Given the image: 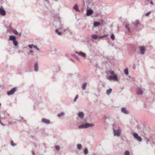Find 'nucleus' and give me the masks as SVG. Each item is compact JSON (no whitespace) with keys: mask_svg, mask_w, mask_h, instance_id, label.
Here are the masks:
<instances>
[{"mask_svg":"<svg viewBox=\"0 0 155 155\" xmlns=\"http://www.w3.org/2000/svg\"><path fill=\"white\" fill-rule=\"evenodd\" d=\"M8 41H12L13 44L15 47L16 48H18V43L16 40V37L13 35H10L9 37Z\"/></svg>","mask_w":155,"mask_h":155,"instance_id":"1","label":"nucleus"},{"mask_svg":"<svg viewBox=\"0 0 155 155\" xmlns=\"http://www.w3.org/2000/svg\"><path fill=\"white\" fill-rule=\"evenodd\" d=\"M94 126V124L93 123H86L84 124H82L78 126L79 128H87L88 127H92Z\"/></svg>","mask_w":155,"mask_h":155,"instance_id":"2","label":"nucleus"},{"mask_svg":"<svg viewBox=\"0 0 155 155\" xmlns=\"http://www.w3.org/2000/svg\"><path fill=\"white\" fill-rule=\"evenodd\" d=\"M113 133L114 136H116L117 137H119L120 136L121 134V130L120 128H119L116 130L114 129Z\"/></svg>","mask_w":155,"mask_h":155,"instance_id":"3","label":"nucleus"},{"mask_svg":"<svg viewBox=\"0 0 155 155\" xmlns=\"http://www.w3.org/2000/svg\"><path fill=\"white\" fill-rule=\"evenodd\" d=\"M133 135L134 138L137 141H139V142H142V139L140 137L138 136L137 133H134L133 134Z\"/></svg>","mask_w":155,"mask_h":155,"instance_id":"4","label":"nucleus"},{"mask_svg":"<svg viewBox=\"0 0 155 155\" xmlns=\"http://www.w3.org/2000/svg\"><path fill=\"white\" fill-rule=\"evenodd\" d=\"M16 90V87H13L11 89L10 91L7 92V94L8 96L11 95L13 94Z\"/></svg>","mask_w":155,"mask_h":155,"instance_id":"5","label":"nucleus"},{"mask_svg":"<svg viewBox=\"0 0 155 155\" xmlns=\"http://www.w3.org/2000/svg\"><path fill=\"white\" fill-rule=\"evenodd\" d=\"M139 48V53L141 55H143L144 54L145 51V48L143 46H140Z\"/></svg>","mask_w":155,"mask_h":155,"instance_id":"6","label":"nucleus"},{"mask_svg":"<svg viewBox=\"0 0 155 155\" xmlns=\"http://www.w3.org/2000/svg\"><path fill=\"white\" fill-rule=\"evenodd\" d=\"M41 122L46 124H49L51 123L50 121L45 118H42L41 120Z\"/></svg>","mask_w":155,"mask_h":155,"instance_id":"7","label":"nucleus"},{"mask_svg":"<svg viewBox=\"0 0 155 155\" xmlns=\"http://www.w3.org/2000/svg\"><path fill=\"white\" fill-rule=\"evenodd\" d=\"M143 89L141 87H138L137 90V95H141L143 92Z\"/></svg>","mask_w":155,"mask_h":155,"instance_id":"8","label":"nucleus"},{"mask_svg":"<svg viewBox=\"0 0 155 155\" xmlns=\"http://www.w3.org/2000/svg\"><path fill=\"white\" fill-rule=\"evenodd\" d=\"M12 120L15 123V121H17L19 122H23L24 123H26V121L25 120H23V117H19L18 120L16 119H13Z\"/></svg>","mask_w":155,"mask_h":155,"instance_id":"9","label":"nucleus"},{"mask_svg":"<svg viewBox=\"0 0 155 155\" xmlns=\"http://www.w3.org/2000/svg\"><path fill=\"white\" fill-rule=\"evenodd\" d=\"M6 14V12L5 10L2 7L0 8V15L2 16H5Z\"/></svg>","mask_w":155,"mask_h":155,"instance_id":"10","label":"nucleus"},{"mask_svg":"<svg viewBox=\"0 0 155 155\" xmlns=\"http://www.w3.org/2000/svg\"><path fill=\"white\" fill-rule=\"evenodd\" d=\"M34 67L35 71L37 72L39 69L38 64V62H35V63Z\"/></svg>","mask_w":155,"mask_h":155,"instance_id":"11","label":"nucleus"},{"mask_svg":"<svg viewBox=\"0 0 155 155\" xmlns=\"http://www.w3.org/2000/svg\"><path fill=\"white\" fill-rule=\"evenodd\" d=\"M109 79L110 80H118V78L116 75L114 74L109 77Z\"/></svg>","mask_w":155,"mask_h":155,"instance_id":"12","label":"nucleus"},{"mask_svg":"<svg viewBox=\"0 0 155 155\" xmlns=\"http://www.w3.org/2000/svg\"><path fill=\"white\" fill-rule=\"evenodd\" d=\"M75 53L78 54L79 56H81L84 57H86V54L83 52L81 51L78 52L77 51H75Z\"/></svg>","mask_w":155,"mask_h":155,"instance_id":"13","label":"nucleus"},{"mask_svg":"<svg viewBox=\"0 0 155 155\" xmlns=\"http://www.w3.org/2000/svg\"><path fill=\"white\" fill-rule=\"evenodd\" d=\"M121 112L125 114H128V113L126 108L125 107H122L121 109Z\"/></svg>","mask_w":155,"mask_h":155,"instance_id":"14","label":"nucleus"},{"mask_svg":"<svg viewBox=\"0 0 155 155\" xmlns=\"http://www.w3.org/2000/svg\"><path fill=\"white\" fill-rule=\"evenodd\" d=\"M93 13V10L91 9H87V10L86 15L87 16H89L92 14Z\"/></svg>","mask_w":155,"mask_h":155,"instance_id":"15","label":"nucleus"},{"mask_svg":"<svg viewBox=\"0 0 155 155\" xmlns=\"http://www.w3.org/2000/svg\"><path fill=\"white\" fill-rule=\"evenodd\" d=\"M78 116L79 117L82 119H83L84 117V114L83 112H80L78 113Z\"/></svg>","mask_w":155,"mask_h":155,"instance_id":"16","label":"nucleus"},{"mask_svg":"<svg viewBox=\"0 0 155 155\" xmlns=\"http://www.w3.org/2000/svg\"><path fill=\"white\" fill-rule=\"evenodd\" d=\"M112 92V89L111 88H110L109 89L107 90L106 91V94L107 95H110Z\"/></svg>","mask_w":155,"mask_h":155,"instance_id":"17","label":"nucleus"},{"mask_svg":"<svg viewBox=\"0 0 155 155\" xmlns=\"http://www.w3.org/2000/svg\"><path fill=\"white\" fill-rule=\"evenodd\" d=\"M87 85L86 82L84 83L82 85V88L83 90H84L86 89V87Z\"/></svg>","mask_w":155,"mask_h":155,"instance_id":"18","label":"nucleus"},{"mask_svg":"<svg viewBox=\"0 0 155 155\" xmlns=\"http://www.w3.org/2000/svg\"><path fill=\"white\" fill-rule=\"evenodd\" d=\"M73 9L75 10L76 11L79 12L80 10H79L78 6L77 5H75L73 7Z\"/></svg>","mask_w":155,"mask_h":155,"instance_id":"19","label":"nucleus"},{"mask_svg":"<svg viewBox=\"0 0 155 155\" xmlns=\"http://www.w3.org/2000/svg\"><path fill=\"white\" fill-rule=\"evenodd\" d=\"M64 115V113L63 112H61L60 113H58V116L59 118L63 117Z\"/></svg>","mask_w":155,"mask_h":155,"instance_id":"20","label":"nucleus"},{"mask_svg":"<svg viewBox=\"0 0 155 155\" xmlns=\"http://www.w3.org/2000/svg\"><path fill=\"white\" fill-rule=\"evenodd\" d=\"M93 25H94V26L95 27H97L98 26L100 25V23L99 22H94V23Z\"/></svg>","mask_w":155,"mask_h":155,"instance_id":"21","label":"nucleus"},{"mask_svg":"<svg viewBox=\"0 0 155 155\" xmlns=\"http://www.w3.org/2000/svg\"><path fill=\"white\" fill-rule=\"evenodd\" d=\"M91 37L92 38L95 39H97L98 38V35H92Z\"/></svg>","mask_w":155,"mask_h":155,"instance_id":"22","label":"nucleus"},{"mask_svg":"<svg viewBox=\"0 0 155 155\" xmlns=\"http://www.w3.org/2000/svg\"><path fill=\"white\" fill-rule=\"evenodd\" d=\"M55 32L57 33L58 35H61V32L58 29H57L55 30Z\"/></svg>","mask_w":155,"mask_h":155,"instance_id":"23","label":"nucleus"},{"mask_svg":"<svg viewBox=\"0 0 155 155\" xmlns=\"http://www.w3.org/2000/svg\"><path fill=\"white\" fill-rule=\"evenodd\" d=\"M13 32L15 35H18L19 36H20L21 35V33H18L16 30H14L13 31Z\"/></svg>","mask_w":155,"mask_h":155,"instance_id":"24","label":"nucleus"},{"mask_svg":"<svg viewBox=\"0 0 155 155\" xmlns=\"http://www.w3.org/2000/svg\"><path fill=\"white\" fill-rule=\"evenodd\" d=\"M124 73L126 75H128V69L127 68H126L124 70Z\"/></svg>","mask_w":155,"mask_h":155,"instance_id":"25","label":"nucleus"},{"mask_svg":"<svg viewBox=\"0 0 155 155\" xmlns=\"http://www.w3.org/2000/svg\"><path fill=\"white\" fill-rule=\"evenodd\" d=\"M77 148L79 150H80L82 148V146L81 144H78L77 145Z\"/></svg>","mask_w":155,"mask_h":155,"instance_id":"26","label":"nucleus"},{"mask_svg":"<svg viewBox=\"0 0 155 155\" xmlns=\"http://www.w3.org/2000/svg\"><path fill=\"white\" fill-rule=\"evenodd\" d=\"M139 24V21L138 20L136 21L134 23V25L136 26H137Z\"/></svg>","mask_w":155,"mask_h":155,"instance_id":"27","label":"nucleus"},{"mask_svg":"<svg viewBox=\"0 0 155 155\" xmlns=\"http://www.w3.org/2000/svg\"><path fill=\"white\" fill-rule=\"evenodd\" d=\"M11 145L12 147H15L16 146V144L14 143L12 140L11 142Z\"/></svg>","mask_w":155,"mask_h":155,"instance_id":"28","label":"nucleus"},{"mask_svg":"<svg viewBox=\"0 0 155 155\" xmlns=\"http://www.w3.org/2000/svg\"><path fill=\"white\" fill-rule=\"evenodd\" d=\"M124 155H130L129 152L127 150L125 151L124 153Z\"/></svg>","mask_w":155,"mask_h":155,"instance_id":"29","label":"nucleus"},{"mask_svg":"<svg viewBox=\"0 0 155 155\" xmlns=\"http://www.w3.org/2000/svg\"><path fill=\"white\" fill-rule=\"evenodd\" d=\"M84 152L85 154H87L88 153L87 149V148H85L84 150Z\"/></svg>","mask_w":155,"mask_h":155,"instance_id":"30","label":"nucleus"},{"mask_svg":"<svg viewBox=\"0 0 155 155\" xmlns=\"http://www.w3.org/2000/svg\"><path fill=\"white\" fill-rule=\"evenodd\" d=\"M129 24L127 25H125V28H127V29L129 31H130V29L129 28Z\"/></svg>","mask_w":155,"mask_h":155,"instance_id":"31","label":"nucleus"},{"mask_svg":"<svg viewBox=\"0 0 155 155\" xmlns=\"http://www.w3.org/2000/svg\"><path fill=\"white\" fill-rule=\"evenodd\" d=\"M78 95H76L75 97L73 100V101L74 102H76L77 100L78 99Z\"/></svg>","mask_w":155,"mask_h":155,"instance_id":"32","label":"nucleus"},{"mask_svg":"<svg viewBox=\"0 0 155 155\" xmlns=\"http://www.w3.org/2000/svg\"><path fill=\"white\" fill-rule=\"evenodd\" d=\"M110 38L112 40H114L115 39V36L113 34H111L110 35Z\"/></svg>","mask_w":155,"mask_h":155,"instance_id":"33","label":"nucleus"},{"mask_svg":"<svg viewBox=\"0 0 155 155\" xmlns=\"http://www.w3.org/2000/svg\"><path fill=\"white\" fill-rule=\"evenodd\" d=\"M55 148L56 149V150L58 151H59L60 149V147L58 146H55Z\"/></svg>","mask_w":155,"mask_h":155,"instance_id":"34","label":"nucleus"},{"mask_svg":"<svg viewBox=\"0 0 155 155\" xmlns=\"http://www.w3.org/2000/svg\"><path fill=\"white\" fill-rule=\"evenodd\" d=\"M33 46H34L33 44L29 45H28V47H29V48L30 49H32L33 48Z\"/></svg>","mask_w":155,"mask_h":155,"instance_id":"35","label":"nucleus"},{"mask_svg":"<svg viewBox=\"0 0 155 155\" xmlns=\"http://www.w3.org/2000/svg\"><path fill=\"white\" fill-rule=\"evenodd\" d=\"M110 74L113 75L114 74V72L112 70H110Z\"/></svg>","mask_w":155,"mask_h":155,"instance_id":"36","label":"nucleus"},{"mask_svg":"<svg viewBox=\"0 0 155 155\" xmlns=\"http://www.w3.org/2000/svg\"><path fill=\"white\" fill-rule=\"evenodd\" d=\"M151 13V12L150 11H149L148 12H147L146 13V16H148L149 14H150Z\"/></svg>","mask_w":155,"mask_h":155,"instance_id":"37","label":"nucleus"},{"mask_svg":"<svg viewBox=\"0 0 155 155\" xmlns=\"http://www.w3.org/2000/svg\"><path fill=\"white\" fill-rule=\"evenodd\" d=\"M74 56L77 59H78V60H79L80 59H79V58L77 56H75L74 55Z\"/></svg>","mask_w":155,"mask_h":155,"instance_id":"38","label":"nucleus"},{"mask_svg":"<svg viewBox=\"0 0 155 155\" xmlns=\"http://www.w3.org/2000/svg\"><path fill=\"white\" fill-rule=\"evenodd\" d=\"M37 46L36 45H34V46H33V47L34 48H35V49H36V48H37Z\"/></svg>","mask_w":155,"mask_h":155,"instance_id":"39","label":"nucleus"},{"mask_svg":"<svg viewBox=\"0 0 155 155\" xmlns=\"http://www.w3.org/2000/svg\"><path fill=\"white\" fill-rule=\"evenodd\" d=\"M33 51H30V53H31L32 54H33Z\"/></svg>","mask_w":155,"mask_h":155,"instance_id":"40","label":"nucleus"},{"mask_svg":"<svg viewBox=\"0 0 155 155\" xmlns=\"http://www.w3.org/2000/svg\"><path fill=\"white\" fill-rule=\"evenodd\" d=\"M150 4L152 5H153V2L152 1L150 2Z\"/></svg>","mask_w":155,"mask_h":155,"instance_id":"41","label":"nucleus"},{"mask_svg":"<svg viewBox=\"0 0 155 155\" xmlns=\"http://www.w3.org/2000/svg\"><path fill=\"white\" fill-rule=\"evenodd\" d=\"M32 154H33V155H34V152L33 151H32Z\"/></svg>","mask_w":155,"mask_h":155,"instance_id":"42","label":"nucleus"},{"mask_svg":"<svg viewBox=\"0 0 155 155\" xmlns=\"http://www.w3.org/2000/svg\"><path fill=\"white\" fill-rule=\"evenodd\" d=\"M37 51H40V49L38 48V49L37 50Z\"/></svg>","mask_w":155,"mask_h":155,"instance_id":"43","label":"nucleus"},{"mask_svg":"<svg viewBox=\"0 0 155 155\" xmlns=\"http://www.w3.org/2000/svg\"><path fill=\"white\" fill-rule=\"evenodd\" d=\"M38 47H37V48H36V50H37L38 49Z\"/></svg>","mask_w":155,"mask_h":155,"instance_id":"44","label":"nucleus"},{"mask_svg":"<svg viewBox=\"0 0 155 155\" xmlns=\"http://www.w3.org/2000/svg\"><path fill=\"white\" fill-rule=\"evenodd\" d=\"M104 37V36H100V37H101V38H102V37Z\"/></svg>","mask_w":155,"mask_h":155,"instance_id":"45","label":"nucleus"},{"mask_svg":"<svg viewBox=\"0 0 155 155\" xmlns=\"http://www.w3.org/2000/svg\"><path fill=\"white\" fill-rule=\"evenodd\" d=\"M44 1H48V0H43Z\"/></svg>","mask_w":155,"mask_h":155,"instance_id":"46","label":"nucleus"},{"mask_svg":"<svg viewBox=\"0 0 155 155\" xmlns=\"http://www.w3.org/2000/svg\"><path fill=\"white\" fill-rule=\"evenodd\" d=\"M147 0V2H149V1H150V0Z\"/></svg>","mask_w":155,"mask_h":155,"instance_id":"47","label":"nucleus"},{"mask_svg":"<svg viewBox=\"0 0 155 155\" xmlns=\"http://www.w3.org/2000/svg\"><path fill=\"white\" fill-rule=\"evenodd\" d=\"M114 44H112V46H114Z\"/></svg>","mask_w":155,"mask_h":155,"instance_id":"48","label":"nucleus"},{"mask_svg":"<svg viewBox=\"0 0 155 155\" xmlns=\"http://www.w3.org/2000/svg\"><path fill=\"white\" fill-rule=\"evenodd\" d=\"M11 118V117H10V118H8V119H10Z\"/></svg>","mask_w":155,"mask_h":155,"instance_id":"49","label":"nucleus"},{"mask_svg":"<svg viewBox=\"0 0 155 155\" xmlns=\"http://www.w3.org/2000/svg\"><path fill=\"white\" fill-rule=\"evenodd\" d=\"M71 60L72 61H73V60L72 59H71Z\"/></svg>","mask_w":155,"mask_h":155,"instance_id":"50","label":"nucleus"},{"mask_svg":"<svg viewBox=\"0 0 155 155\" xmlns=\"http://www.w3.org/2000/svg\"><path fill=\"white\" fill-rule=\"evenodd\" d=\"M18 53H20V51H18Z\"/></svg>","mask_w":155,"mask_h":155,"instance_id":"51","label":"nucleus"},{"mask_svg":"<svg viewBox=\"0 0 155 155\" xmlns=\"http://www.w3.org/2000/svg\"><path fill=\"white\" fill-rule=\"evenodd\" d=\"M36 58H38V56H37L36 57Z\"/></svg>","mask_w":155,"mask_h":155,"instance_id":"52","label":"nucleus"},{"mask_svg":"<svg viewBox=\"0 0 155 155\" xmlns=\"http://www.w3.org/2000/svg\"><path fill=\"white\" fill-rule=\"evenodd\" d=\"M60 25H61V26H63V25H61V24H60Z\"/></svg>","mask_w":155,"mask_h":155,"instance_id":"53","label":"nucleus"},{"mask_svg":"<svg viewBox=\"0 0 155 155\" xmlns=\"http://www.w3.org/2000/svg\"><path fill=\"white\" fill-rule=\"evenodd\" d=\"M1 105V104L0 103V106Z\"/></svg>","mask_w":155,"mask_h":155,"instance_id":"54","label":"nucleus"}]
</instances>
